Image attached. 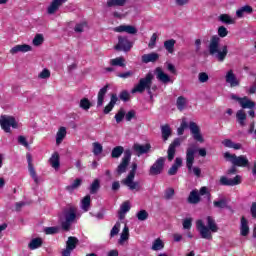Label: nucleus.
<instances>
[{
  "mask_svg": "<svg viewBox=\"0 0 256 256\" xmlns=\"http://www.w3.org/2000/svg\"><path fill=\"white\" fill-rule=\"evenodd\" d=\"M198 80L200 83H207L209 81V74L207 72H200L198 74Z\"/></svg>",
  "mask_w": 256,
  "mask_h": 256,
  "instance_id": "13d9d810",
  "label": "nucleus"
},
{
  "mask_svg": "<svg viewBox=\"0 0 256 256\" xmlns=\"http://www.w3.org/2000/svg\"><path fill=\"white\" fill-rule=\"evenodd\" d=\"M198 195L203 196V195H207L208 199H211V193L209 192V190L207 189V187L203 186L200 188Z\"/></svg>",
  "mask_w": 256,
  "mask_h": 256,
  "instance_id": "0e129e2a",
  "label": "nucleus"
},
{
  "mask_svg": "<svg viewBox=\"0 0 256 256\" xmlns=\"http://www.w3.org/2000/svg\"><path fill=\"white\" fill-rule=\"evenodd\" d=\"M77 245H79V239L75 236H69L66 241V249L62 251V256H71V251L77 249Z\"/></svg>",
  "mask_w": 256,
  "mask_h": 256,
  "instance_id": "9b49d317",
  "label": "nucleus"
},
{
  "mask_svg": "<svg viewBox=\"0 0 256 256\" xmlns=\"http://www.w3.org/2000/svg\"><path fill=\"white\" fill-rule=\"evenodd\" d=\"M114 49L116 51H124V53H129V51L133 49V42H131V40L125 36H119L118 43L116 46H114Z\"/></svg>",
  "mask_w": 256,
  "mask_h": 256,
  "instance_id": "0eeeda50",
  "label": "nucleus"
},
{
  "mask_svg": "<svg viewBox=\"0 0 256 256\" xmlns=\"http://www.w3.org/2000/svg\"><path fill=\"white\" fill-rule=\"evenodd\" d=\"M251 14H253V7L250 5L242 6L238 10H236V17L238 19H243L245 15H251Z\"/></svg>",
  "mask_w": 256,
  "mask_h": 256,
  "instance_id": "5701e85b",
  "label": "nucleus"
},
{
  "mask_svg": "<svg viewBox=\"0 0 256 256\" xmlns=\"http://www.w3.org/2000/svg\"><path fill=\"white\" fill-rule=\"evenodd\" d=\"M59 231H60L59 226L46 227L44 229L45 235H57Z\"/></svg>",
  "mask_w": 256,
  "mask_h": 256,
  "instance_id": "49530a36",
  "label": "nucleus"
},
{
  "mask_svg": "<svg viewBox=\"0 0 256 256\" xmlns=\"http://www.w3.org/2000/svg\"><path fill=\"white\" fill-rule=\"evenodd\" d=\"M107 7H125L127 0H107Z\"/></svg>",
  "mask_w": 256,
  "mask_h": 256,
  "instance_id": "e433bc0d",
  "label": "nucleus"
},
{
  "mask_svg": "<svg viewBox=\"0 0 256 256\" xmlns=\"http://www.w3.org/2000/svg\"><path fill=\"white\" fill-rule=\"evenodd\" d=\"M114 119L116 123H121L123 119H125V109L120 108L118 112L115 114Z\"/></svg>",
  "mask_w": 256,
  "mask_h": 256,
  "instance_id": "de8ad7c7",
  "label": "nucleus"
},
{
  "mask_svg": "<svg viewBox=\"0 0 256 256\" xmlns=\"http://www.w3.org/2000/svg\"><path fill=\"white\" fill-rule=\"evenodd\" d=\"M125 119L126 121H131L132 119H137V113L135 110H130L127 113H125Z\"/></svg>",
  "mask_w": 256,
  "mask_h": 256,
  "instance_id": "bf43d9fd",
  "label": "nucleus"
},
{
  "mask_svg": "<svg viewBox=\"0 0 256 256\" xmlns=\"http://www.w3.org/2000/svg\"><path fill=\"white\" fill-rule=\"evenodd\" d=\"M82 209L83 211H89V208L91 207V196L90 195H86L82 201Z\"/></svg>",
  "mask_w": 256,
  "mask_h": 256,
  "instance_id": "c03bdc74",
  "label": "nucleus"
},
{
  "mask_svg": "<svg viewBox=\"0 0 256 256\" xmlns=\"http://www.w3.org/2000/svg\"><path fill=\"white\" fill-rule=\"evenodd\" d=\"M33 48L29 44H18L10 49L11 55H16V53H29Z\"/></svg>",
  "mask_w": 256,
  "mask_h": 256,
  "instance_id": "6ab92c4d",
  "label": "nucleus"
},
{
  "mask_svg": "<svg viewBox=\"0 0 256 256\" xmlns=\"http://www.w3.org/2000/svg\"><path fill=\"white\" fill-rule=\"evenodd\" d=\"M133 150L138 157H141V155H146L147 153H149V151H151V145L149 143H146L144 145L136 143L133 145Z\"/></svg>",
  "mask_w": 256,
  "mask_h": 256,
  "instance_id": "f3484780",
  "label": "nucleus"
},
{
  "mask_svg": "<svg viewBox=\"0 0 256 256\" xmlns=\"http://www.w3.org/2000/svg\"><path fill=\"white\" fill-rule=\"evenodd\" d=\"M142 63H155L159 61V54L157 52H151L149 54H144L141 57Z\"/></svg>",
  "mask_w": 256,
  "mask_h": 256,
  "instance_id": "bb28decb",
  "label": "nucleus"
},
{
  "mask_svg": "<svg viewBox=\"0 0 256 256\" xmlns=\"http://www.w3.org/2000/svg\"><path fill=\"white\" fill-rule=\"evenodd\" d=\"M0 126L5 133H11V127L17 129L19 124L17 123V120H15V117L2 115L0 117Z\"/></svg>",
  "mask_w": 256,
  "mask_h": 256,
  "instance_id": "423d86ee",
  "label": "nucleus"
},
{
  "mask_svg": "<svg viewBox=\"0 0 256 256\" xmlns=\"http://www.w3.org/2000/svg\"><path fill=\"white\" fill-rule=\"evenodd\" d=\"M189 129H190L191 134L193 135V138L195 139V141H198L199 143H203V141H205L203 139V135H201V129L198 127L197 123L190 122Z\"/></svg>",
  "mask_w": 256,
  "mask_h": 256,
  "instance_id": "2eb2a0df",
  "label": "nucleus"
},
{
  "mask_svg": "<svg viewBox=\"0 0 256 256\" xmlns=\"http://www.w3.org/2000/svg\"><path fill=\"white\" fill-rule=\"evenodd\" d=\"M230 97L233 101H237L242 109H255V101L249 99L247 96L241 98L235 94H231Z\"/></svg>",
  "mask_w": 256,
  "mask_h": 256,
  "instance_id": "1a4fd4ad",
  "label": "nucleus"
},
{
  "mask_svg": "<svg viewBox=\"0 0 256 256\" xmlns=\"http://www.w3.org/2000/svg\"><path fill=\"white\" fill-rule=\"evenodd\" d=\"M63 3H65V0H53L47 8L48 15H55Z\"/></svg>",
  "mask_w": 256,
  "mask_h": 256,
  "instance_id": "4be33fe9",
  "label": "nucleus"
},
{
  "mask_svg": "<svg viewBox=\"0 0 256 256\" xmlns=\"http://www.w3.org/2000/svg\"><path fill=\"white\" fill-rule=\"evenodd\" d=\"M43 246V239L41 238H34L28 244V247L31 251H35V249H39V247Z\"/></svg>",
  "mask_w": 256,
  "mask_h": 256,
  "instance_id": "473e14b6",
  "label": "nucleus"
},
{
  "mask_svg": "<svg viewBox=\"0 0 256 256\" xmlns=\"http://www.w3.org/2000/svg\"><path fill=\"white\" fill-rule=\"evenodd\" d=\"M110 65H112V67H125V58L117 57V58L111 59Z\"/></svg>",
  "mask_w": 256,
  "mask_h": 256,
  "instance_id": "79ce46f5",
  "label": "nucleus"
},
{
  "mask_svg": "<svg viewBox=\"0 0 256 256\" xmlns=\"http://www.w3.org/2000/svg\"><path fill=\"white\" fill-rule=\"evenodd\" d=\"M18 143L19 145H23V147H26V149L29 148V142H27V138L25 136H19Z\"/></svg>",
  "mask_w": 256,
  "mask_h": 256,
  "instance_id": "69168bd1",
  "label": "nucleus"
},
{
  "mask_svg": "<svg viewBox=\"0 0 256 256\" xmlns=\"http://www.w3.org/2000/svg\"><path fill=\"white\" fill-rule=\"evenodd\" d=\"M129 211H131V202L129 201L123 202L118 211V217L120 221H123V219H125V215L126 213H129Z\"/></svg>",
  "mask_w": 256,
  "mask_h": 256,
  "instance_id": "393cba45",
  "label": "nucleus"
},
{
  "mask_svg": "<svg viewBox=\"0 0 256 256\" xmlns=\"http://www.w3.org/2000/svg\"><path fill=\"white\" fill-rule=\"evenodd\" d=\"M135 173H137V163L133 162L128 177H135Z\"/></svg>",
  "mask_w": 256,
  "mask_h": 256,
  "instance_id": "338daca9",
  "label": "nucleus"
},
{
  "mask_svg": "<svg viewBox=\"0 0 256 256\" xmlns=\"http://www.w3.org/2000/svg\"><path fill=\"white\" fill-rule=\"evenodd\" d=\"M155 75L158 81H161V83L167 84L171 82V77L168 74H165L163 68L161 67H157L155 69Z\"/></svg>",
  "mask_w": 256,
  "mask_h": 256,
  "instance_id": "aec40b11",
  "label": "nucleus"
},
{
  "mask_svg": "<svg viewBox=\"0 0 256 256\" xmlns=\"http://www.w3.org/2000/svg\"><path fill=\"white\" fill-rule=\"evenodd\" d=\"M59 152H54L49 159V163L53 169H59L61 167V162L59 161Z\"/></svg>",
  "mask_w": 256,
  "mask_h": 256,
  "instance_id": "7c9ffc66",
  "label": "nucleus"
},
{
  "mask_svg": "<svg viewBox=\"0 0 256 256\" xmlns=\"http://www.w3.org/2000/svg\"><path fill=\"white\" fill-rule=\"evenodd\" d=\"M180 167H183V158L177 157L173 165L169 168L168 175H177V171H179Z\"/></svg>",
  "mask_w": 256,
  "mask_h": 256,
  "instance_id": "b1692460",
  "label": "nucleus"
},
{
  "mask_svg": "<svg viewBox=\"0 0 256 256\" xmlns=\"http://www.w3.org/2000/svg\"><path fill=\"white\" fill-rule=\"evenodd\" d=\"M220 185H224L225 187H235V185H241V176L236 175L234 178L222 176L220 178Z\"/></svg>",
  "mask_w": 256,
  "mask_h": 256,
  "instance_id": "ddd939ff",
  "label": "nucleus"
},
{
  "mask_svg": "<svg viewBox=\"0 0 256 256\" xmlns=\"http://www.w3.org/2000/svg\"><path fill=\"white\" fill-rule=\"evenodd\" d=\"M219 21H221L222 23H226V25H233L235 23V20H233L232 17L228 14L220 15Z\"/></svg>",
  "mask_w": 256,
  "mask_h": 256,
  "instance_id": "a18cd8bd",
  "label": "nucleus"
},
{
  "mask_svg": "<svg viewBox=\"0 0 256 256\" xmlns=\"http://www.w3.org/2000/svg\"><path fill=\"white\" fill-rule=\"evenodd\" d=\"M213 205L217 209H225V207H227V199L222 198V199H220L218 201H214Z\"/></svg>",
  "mask_w": 256,
  "mask_h": 256,
  "instance_id": "3c124183",
  "label": "nucleus"
},
{
  "mask_svg": "<svg viewBox=\"0 0 256 256\" xmlns=\"http://www.w3.org/2000/svg\"><path fill=\"white\" fill-rule=\"evenodd\" d=\"M65 221L61 222V228L63 231L71 230V223L77 219V209L75 207H70L68 209H64L63 211Z\"/></svg>",
  "mask_w": 256,
  "mask_h": 256,
  "instance_id": "20e7f679",
  "label": "nucleus"
},
{
  "mask_svg": "<svg viewBox=\"0 0 256 256\" xmlns=\"http://www.w3.org/2000/svg\"><path fill=\"white\" fill-rule=\"evenodd\" d=\"M177 41L175 39H169L164 42V48L166 51H168L170 54H173L175 52V44Z\"/></svg>",
  "mask_w": 256,
  "mask_h": 256,
  "instance_id": "c9c22d12",
  "label": "nucleus"
},
{
  "mask_svg": "<svg viewBox=\"0 0 256 256\" xmlns=\"http://www.w3.org/2000/svg\"><path fill=\"white\" fill-rule=\"evenodd\" d=\"M67 137V128L60 127L57 134H56V144L61 145L63 143V139Z\"/></svg>",
  "mask_w": 256,
  "mask_h": 256,
  "instance_id": "2f4dec72",
  "label": "nucleus"
},
{
  "mask_svg": "<svg viewBox=\"0 0 256 256\" xmlns=\"http://www.w3.org/2000/svg\"><path fill=\"white\" fill-rule=\"evenodd\" d=\"M120 101H123L124 103H127V101H130L131 94L127 90H122L119 94Z\"/></svg>",
  "mask_w": 256,
  "mask_h": 256,
  "instance_id": "09e8293b",
  "label": "nucleus"
},
{
  "mask_svg": "<svg viewBox=\"0 0 256 256\" xmlns=\"http://www.w3.org/2000/svg\"><path fill=\"white\" fill-rule=\"evenodd\" d=\"M240 234L242 237H247L249 235V222H247L245 216L241 218Z\"/></svg>",
  "mask_w": 256,
  "mask_h": 256,
  "instance_id": "c756f323",
  "label": "nucleus"
},
{
  "mask_svg": "<svg viewBox=\"0 0 256 256\" xmlns=\"http://www.w3.org/2000/svg\"><path fill=\"white\" fill-rule=\"evenodd\" d=\"M165 168V157L158 158L154 164L149 169V175H161L163 173V169Z\"/></svg>",
  "mask_w": 256,
  "mask_h": 256,
  "instance_id": "9d476101",
  "label": "nucleus"
},
{
  "mask_svg": "<svg viewBox=\"0 0 256 256\" xmlns=\"http://www.w3.org/2000/svg\"><path fill=\"white\" fill-rule=\"evenodd\" d=\"M43 41H45V38H43V35L36 34V36L33 39V45H35V47H39V45H43Z\"/></svg>",
  "mask_w": 256,
  "mask_h": 256,
  "instance_id": "5fc2aeb1",
  "label": "nucleus"
},
{
  "mask_svg": "<svg viewBox=\"0 0 256 256\" xmlns=\"http://www.w3.org/2000/svg\"><path fill=\"white\" fill-rule=\"evenodd\" d=\"M115 33H128L129 35H136L137 28L132 25H120L114 28Z\"/></svg>",
  "mask_w": 256,
  "mask_h": 256,
  "instance_id": "a211bd4d",
  "label": "nucleus"
},
{
  "mask_svg": "<svg viewBox=\"0 0 256 256\" xmlns=\"http://www.w3.org/2000/svg\"><path fill=\"white\" fill-rule=\"evenodd\" d=\"M183 229H191L193 227V220L191 218L184 219L183 223Z\"/></svg>",
  "mask_w": 256,
  "mask_h": 256,
  "instance_id": "e2e57ef3",
  "label": "nucleus"
},
{
  "mask_svg": "<svg viewBox=\"0 0 256 256\" xmlns=\"http://www.w3.org/2000/svg\"><path fill=\"white\" fill-rule=\"evenodd\" d=\"M101 189V181L95 179L90 185V195H96V193Z\"/></svg>",
  "mask_w": 256,
  "mask_h": 256,
  "instance_id": "a19ab883",
  "label": "nucleus"
},
{
  "mask_svg": "<svg viewBox=\"0 0 256 256\" xmlns=\"http://www.w3.org/2000/svg\"><path fill=\"white\" fill-rule=\"evenodd\" d=\"M193 163H195V150L188 148L186 151V167L189 173L193 170Z\"/></svg>",
  "mask_w": 256,
  "mask_h": 256,
  "instance_id": "dca6fc26",
  "label": "nucleus"
},
{
  "mask_svg": "<svg viewBox=\"0 0 256 256\" xmlns=\"http://www.w3.org/2000/svg\"><path fill=\"white\" fill-rule=\"evenodd\" d=\"M152 251H161L162 249H165V242L161 238H157L153 241Z\"/></svg>",
  "mask_w": 256,
  "mask_h": 256,
  "instance_id": "72a5a7b5",
  "label": "nucleus"
},
{
  "mask_svg": "<svg viewBox=\"0 0 256 256\" xmlns=\"http://www.w3.org/2000/svg\"><path fill=\"white\" fill-rule=\"evenodd\" d=\"M153 79H155L153 73H147L144 78H140L137 85L132 88L131 93H145V91H147L150 99H153V90H151V85H153Z\"/></svg>",
  "mask_w": 256,
  "mask_h": 256,
  "instance_id": "7ed1b4c3",
  "label": "nucleus"
},
{
  "mask_svg": "<svg viewBox=\"0 0 256 256\" xmlns=\"http://www.w3.org/2000/svg\"><path fill=\"white\" fill-rule=\"evenodd\" d=\"M229 35V30L225 26H220L218 28V35H213L210 39L208 46L209 55L216 57L217 61H225L229 49L227 45L222 46L221 50L219 49V44L221 43V38H225Z\"/></svg>",
  "mask_w": 256,
  "mask_h": 256,
  "instance_id": "f257e3e1",
  "label": "nucleus"
},
{
  "mask_svg": "<svg viewBox=\"0 0 256 256\" xmlns=\"http://www.w3.org/2000/svg\"><path fill=\"white\" fill-rule=\"evenodd\" d=\"M201 196H199V191L197 189L192 190L188 196V203L191 205H197V203H200Z\"/></svg>",
  "mask_w": 256,
  "mask_h": 256,
  "instance_id": "c85d7f7f",
  "label": "nucleus"
},
{
  "mask_svg": "<svg viewBox=\"0 0 256 256\" xmlns=\"http://www.w3.org/2000/svg\"><path fill=\"white\" fill-rule=\"evenodd\" d=\"M107 91H109V84H106L102 87L97 95V107H103V103L105 101V95H107Z\"/></svg>",
  "mask_w": 256,
  "mask_h": 256,
  "instance_id": "a878e982",
  "label": "nucleus"
},
{
  "mask_svg": "<svg viewBox=\"0 0 256 256\" xmlns=\"http://www.w3.org/2000/svg\"><path fill=\"white\" fill-rule=\"evenodd\" d=\"M224 159H228L236 167H249V159L245 155L236 156L235 154L225 152Z\"/></svg>",
  "mask_w": 256,
  "mask_h": 256,
  "instance_id": "39448f33",
  "label": "nucleus"
},
{
  "mask_svg": "<svg viewBox=\"0 0 256 256\" xmlns=\"http://www.w3.org/2000/svg\"><path fill=\"white\" fill-rule=\"evenodd\" d=\"M206 221L207 226H205L203 220H197L196 229L198 233H200V237L202 239H207L208 241H211L213 239V234L211 233H217V231H219V226H217V223L212 216H207Z\"/></svg>",
  "mask_w": 256,
  "mask_h": 256,
  "instance_id": "f03ea898",
  "label": "nucleus"
},
{
  "mask_svg": "<svg viewBox=\"0 0 256 256\" xmlns=\"http://www.w3.org/2000/svg\"><path fill=\"white\" fill-rule=\"evenodd\" d=\"M103 153V146L99 142L93 143V154L101 155Z\"/></svg>",
  "mask_w": 256,
  "mask_h": 256,
  "instance_id": "864d4df0",
  "label": "nucleus"
},
{
  "mask_svg": "<svg viewBox=\"0 0 256 256\" xmlns=\"http://www.w3.org/2000/svg\"><path fill=\"white\" fill-rule=\"evenodd\" d=\"M129 239V227L125 226L121 236H120V241H127Z\"/></svg>",
  "mask_w": 256,
  "mask_h": 256,
  "instance_id": "052dcab7",
  "label": "nucleus"
},
{
  "mask_svg": "<svg viewBox=\"0 0 256 256\" xmlns=\"http://www.w3.org/2000/svg\"><path fill=\"white\" fill-rule=\"evenodd\" d=\"M177 147H181V138H175L172 143H170L167 150L168 161H173L175 159V153H177Z\"/></svg>",
  "mask_w": 256,
  "mask_h": 256,
  "instance_id": "f8f14e48",
  "label": "nucleus"
},
{
  "mask_svg": "<svg viewBox=\"0 0 256 256\" xmlns=\"http://www.w3.org/2000/svg\"><path fill=\"white\" fill-rule=\"evenodd\" d=\"M176 107L178 111H183L187 107V98L184 96H179L176 100Z\"/></svg>",
  "mask_w": 256,
  "mask_h": 256,
  "instance_id": "4c0bfd02",
  "label": "nucleus"
},
{
  "mask_svg": "<svg viewBox=\"0 0 256 256\" xmlns=\"http://www.w3.org/2000/svg\"><path fill=\"white\" fill-rule=\"evenodd\" d=\"M131 155L132 152L130 149H126L124 152V156L121 160V163L118 165L116 171L118 175H123L127 171V167H129V163H131Z\"/></svg>",
  "mask_w": 256,
  "mask_h": 256,
  "instance_id": "6e6552de",
  "label": "nucleus"
},
{
  "mask_svg": "<svg viewBox=\"0 0 256 256\" xmlns=\"http://www.w3.org/2000/svg\"><path fill=\"white\" fill-rule=\"evenodd\" d=\"M125 153V148L123 146H116L112 149L111 157L112 159H119Z\"/></svg>",
  "mask_w": 256,
  "mask_h": 256,
  "instance_id": "f704fd0d",
  "label": "nucleus"
},
{
  "mask_svg": "<svg viewBox=\"0 0 256 256\" xmlns=\"http://www.w3.org/2000/svg\"><path fill=\"white\" fill-rule=\"evenodd\" d=\"M85 27H87V21L76 24L74 27V31L75 33H83Z\"/></svg>",
  "mask_w": 256,
  "mask_h": 256,
  "instance_id": "6e6d98bb",
  "label": "nucleus"
},
{
  "mask_svg": "<svg viewBox=\"0 0 256 256\" xmlns=\"http://www.w3.org/2000/svg\"><path fill=\"white\" fill-rule=\"evenodd\" d=\"M81 183H83V180L81 178H76L71 185L66 186V191H69V193H73L75 189L81 187Z\"/></svg>",
  "mask_w": 256,
  "mask_h": 256,
  "instance_id": "ea45409f",
  "label": "nucleus"
},
{
  "mask_svg": "<svg viewBox=\"0 0 256 256\" xmlns=\"http://www.w3.org/2000/svg\"><path fill=\"white\" fill-rule=\"evenodd\" d=\"M91 101H89L88 98H82L80 100V104H79V107L80 109H83L84 111H89V109H91Z\"/></svg>",
  "mask_w": 256,
  "mask_h": 256,
  "instance_id": "37998d69",
  "label": "nucleus"
},
{
  "mask_svg": "<svg viewBox=\"0 0 256 256\" xmlns=\"http://www.w3.org/2000/svg\"><path fill=\"white\" fill-rule=\"evenodd\" d=\"M236 118L239 125H241V127H245V121L247 119V114L245 113V111L238 110L236 113Z\"/></svg>",
  "mask_w": 256,
  "mask_h": 256,
  "instance_id": "58836bf2",
  "label": "nucleus"
},
{
  "mask_svg": "<svg viewBox=\"0 0 256 256\" xmlns=\"http://www.w3.org/2000/svg\"><path fill=\"white\" fill-rule=\"evenodd\" d=\"M173 197H175V189L173 188H167L165 191H164V199L166 201H169L171 199H173Z\"/></svg>",
  "mask_w": 256,
  "mask_h": 256,
  "instance_id": "8fccbe9b",
  "label": "nucleus"
},
{
  "mask_svg": "<svg viewBox=\"0 0 256 256\" xmlns=\"http://www.w3.org/2000/svg\"><path fill=\"white\" fill-rule=\"evenodd\" d=\"M135 179V176H127L123 181V185H126L127 188L130 189V191H141V184L139 182L133 181Z\"/></svg>",
  "mask_w": 256,
  "mask_h": 256,
  "instance_id": "4468645a",
  "label": "nucleus"
},
{
  "mask_svg": "<svg viewBox=\"0 0 256 256\" xmlns=\"http://www.w3.org/2000/svg\"><path fill=\"white\" fill-rule=\"evenodd\" d=\"M119 229H121V222H116L110 231V237H115V235H119Z\"/></svg>",
  "mask_w": 256,
  "mask_h": 256,
  "instance_id": "4d7b16f0",
  "label": "nucleus"
},
{
  "mask_svg": "<svg viewBox=\"0 0 256 256\" xmlns=\"http://www.w3.org/2000/svg\"><path fill=\"white\" fill-rule=\"evenodd\" d=\"M250 213L253 219H256V202H253L250 208Z\"/></svg>",
  "mask_w": 256,
  "mask_h": 256,
  "instance_id": "774afa93",
  "label": "nucleus"
},
{
  "mask_svg": "<svg viewBox=\"0 0 256 256\" xmlns=\"http://www.w3.org/2000/svg\"><path fill=\"white\" fill-rule=\"evenodd\" d=\"M225 81L226 83L230 84V87H239L240 85V82L237 79V76H235V73H233V70H229L226 73Z\"/></svg>",
  "mask_w": 256,
  "mask_h": 256,
  "instance_id": "412c9836",
  "label": "nucleus"
},
{
  "mask_svg": "<svg viewBox=\"0 0 256 256\" xmlns=\"http://www.w3.org/2000/svg\"><path fill=\"white\" fill-rule=\"evenodd\" d=\"M38 77L40 79H49L51 77V71H49V69H43Z\"/></svg>",
  "mask_w": 256,
  "mask_h": 256,
  "instance_id": "680f3d73",
  "label": "nucleus"
},
{
  "mask_svg": "<svg viewBox=\"0 0 256 256\" xmlns=\"http://www.w3.org/2000/svg\"><path fill=\"white\" fill-rule=\"evenodd\" d=\"M161 134L164 143H166V141H169V137L173 135V130H171V126H169V124L161 126Z\"/></svg>",
  "mask_w": 256,
  "mask_h": 256,
  "instance_id": "cd10ccee",
  "label": "nucleus"
},
{
  "mask_svg": "<svg viewBox=\"0 0 256 256\" xmlns=\"http://www.w3.org/2000/svg\"><path fill=\"white\" fill-rule=\"evenodd\" d=\"M136 217L138 221H147L149 219V213L146 212V210H140L137 214Z\"/></svg>",
  "mask_w": 256,
  "mask_h": 256,
  "instance_id": "603ef678",
  "label": "nucleus"
}]
</instances>
